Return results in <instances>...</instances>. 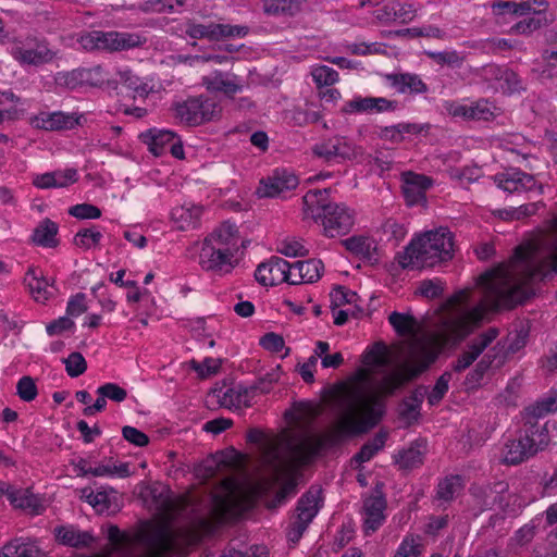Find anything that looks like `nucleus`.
<instances>
[{
	"mask_svg": "<svg viewBox=\"0 0 557 557\" xmlns=\"http://www.w3.org/2000/svg\"><path fill=\"white\" fill-rule=\"evenodd\" d=\"M385 412V405L379 397H372L366 407V418L352 422L351 432L362 434L374 428L382 419Z\"/></svg>",
	"mask_w": 557,
	"mask_h": 557,
	"instance_id": "bb28decb",
	"label": "nucleus"
},
{
	"mask_svg": "<svg viewBox=\"0 0 557 557\" xmlns=\"http://www.w3.org/2000/svg\"><path fill=\"white\" fill-rule=\"evenodd\" d=\"M51 59L50 52L47 49H26L21 52V61L27 64H41Z\"/></svg>",
	"mask_w": 557,
	"mask_h": 557,
	"instance_id": "338daca9",
	"label": "nucleus"
},
{
	"mask_svg": "<svg viewBox=\"0 0 557 557\" xmlns=\"http://www.w3.org/2000/svg\"><path fill=\"white\" fill-rule=\"evenodd\" d=\"M451 380L450 372H444L436 381L431 393L428 396V401L431 406L437 405L448 391V385Z\"/></svg>",
	"mask_w": 557,
	"mask_h": 557,
	"instance_id": "5fc2aeb1",
	"label": "nucleus"
},
{
	"mask_svg": "<svg viewBox=\"0 0 557 557\" xmlns=\"http://www.w3.org/2000/svg\"><path fill=\"white\" fill-rule=\"evenodd\" d=\"M425 54L440 65L460 66L465 60L460 53L450 51H425Z\"/></svg>",
	"mask_w": 557,
	"mask_h": 557,
	"instance_id": "09e8293b",
	"label": "nucleus"
},
{
	"mask_svg": "<svg viewBox=\"0 0 557 557\" xmlns=\"http://www.w3.org/2000/svg\"><path fill=\"white\" fill-rule=\"evenodd\" d=\"M398 36H410V37H431L443 39L445 32L437 26L429 25L424 27L405 28L396 32Z\"/></svg>",
	"mask_w": 557,
	"mask_h": 557,
	"instance_id": "8fccbe9b",
	"label": "nucleus"
},
{
	"mask_svg": "<svg viewBox=\"0 0 557 557\" xmlns=\"http://www.w3.org/2000/svg\"><path fill=\"white\" fill-rule=\"evenodd\" d=\"M498 87L502 89L504 94L508 95L519 92L520 90L523 89L522 82L519 78L518 74L508 67L502 75V82L498 83Z\"/></svg>",
	"mask_w": 557,
	"mask_h": 557,
	"instance_id": "4d7b16f0",
	"label": "nucleus"
},
{
	"mask_svg": "<svg viewBox=\"0 0 557 557\" xmlns=\"http://www.w3.org/2000/svg\"><path fill=\"white\" fill-rule=\"evenodd\" d=\"M382 483H377L371 494L363 499V527L367 535L375 532L385 521L386 498L382 491Z\"/></svg>",
	"mask_w": 557,
	"mask_h": 557,
	"instance_id": "9b49d317",
	"label": "nucleus"
},
{
	"mask_svg": "<svg viewBox=\"0 0 557 557\" xmlns=\"http://www.w3.org/2000/svg\"><path fill=\"white\" fill-rule=\"evenodd\" d=\"M523 259L527 280H543L552 273H557V239L552 243L548 256L542 260L533 262L524 257Z\"/></svg>",
	"mask_w": 557,
	"mask_h": 557,
	"instance_id": "5701e85b",
	"label": "nucleus"
},
{
	"mask_svg": "<svg viewBox=\"0 0 557 557\" xmlns=\"http://www.w3.org/2000/svg\"><path fill=\"white\" fill-rule=\"evenodd\" d=\"M397 108L398 102L395 100H388L383 97L357 96L344 104L342 112L346 114L381 113L386 111H395Z\"/></svg>",
	"mask_w": 557,
	"mask_h": 557,
	"instance_id": "dca6fc26",
	"label": "nucleus"
},
{
	"mask_svg": "<svg viewBox=\"0 0 557 557\" xmlns=\"http://www.w3.org/2000/svg\"><path fill=\"white\" fill-rule=\"evenodd\" d=\"M24 282L34 299L38 302H45L53 294L52 290L48 288L49 283L47 278L39 274L35 269H29L27 271Z\"/></svg>",
	"mask_w": 557,
	"mask_h": 557,
	"instance_id": "f704fd0d",
	"label": "nucleus"
},
{
	"mask_svg": "<svg viewBox=\"0 0 557 557\" xmlns=\"http://www.w3.org/2000/svg\"><path fill=\"white\" fill-rule=\"evenodd\" d=\"M218 245H210L202 242L199 253V264L205 271H212L216 273H228L235 265V256L231 252L223 251Z\"/></svg>",
	"mask_w": 557,
	"mask_h": 557,
	"instance_id": "ddd939ff",
	"label": "nucleus"
},
{
	"mask_svg": "<svg viewBox=\"0 0 557 557\" xmlns=\"http://www.w3.org/2000/svg\"><path fill=\"white\" fill-rule=\"evenodd\" d=\"M384 12L388 18L400 20L403 23H408L413 20L416 9L409 3L392 1L384 7Z\"/></svg>",
	"mask_w": 557,
	"mask_h": 557,
	"instance_id": "37998d69",
	"label": "nucleus"
},
{
	"mask_svg": "<svg viewBox=\"0 0 557 557\" xmlns=\"http://www.w3.org/2000/svg\"><path fill=\"white\" fill-rule=\"evenodd\" d=\"M228 467V463L224 460L223 453L218 451L213 455L208 456L201 462L195 467V474L197 478L207 481L214 478L216 474L222 472Z\"/></svg>",
	"mask_w": 557,
	"mask_h": 557,
	"instance_id": "473e14b6",
	"label": "nucleus"
},
{
	"mask_svg": "<svg viewBox=\"0 0 557 557\" xmlns=\"http://www.w3.org/2000/svg\"><path fill=\"white\" fill-rule=\"evenodd\" d=\"M323 269L322 261L318 259L294 262V270H297V281H302V283L317 282L321 277Z\"/></svg>",
	"mask_w": 557,
	"mask_h": 557,
	"instance_id": "e433bc0d",
	"label": "nucleus"
},
{
	"mask_svg": "<svg viewBox=\"0 0 557 557\" xmlns=\"http://www.w3.org/2000/svg\"><path fill=\"white\" fill-rule=\"evenodd\" d=\"M58 232V224L46 218L35 227L32 235V240L38 246L54 248L59 245V239L57 238Z\"/></svg>",
	"mask_w": 557,
	"mask_h": 557,
	"instance_id": "7c9ffc66",
	"label": "nucleus"
},
{
	"mask_svg": "<svg viewBox=\"0 0 557 557\" xmlns=\"http://www.w3.org/2000/svg\"><path fill=\"white\" fill-rule=\"evenodd\" d=\"M446 109L451 116L465 120L488 121L493 117L487 101H478L471 106L451 102Z\"/></svg>",
	"mask_w": 557,
	"mask_h": 557,
	"instance_id": "b1692460",
	"label": "nucleus"
},
{
	"mask_svg": "<svg viewBox=\"0 0 557 557\" xmlns=\"http://www.w3.org/2000/svg\"><path fill=\"white\" fill-rule=\"evenodd\" d=\"M86 311V295L84 293H77L69 299L66 306V317L76 318Z\"/></svg>",
	"mask_w": 557,
	"mask_h": 557,
	"instance_id": "69168bd1",
	"label": "nucleus"
},
{
	"mask_svg": "<svg viewBox=\"0 0 557 557\" xmlns=\"http://www.w3.org/2000/svg\"><path fill=\"white\" fill-rule=\"evenodd\" d=\"M57 540L66 546L84 548L91 545L94 536L88 531H81L74 525H60L54 529Z\"/></svg>",
	"mask_w": 557,
	"mask_h": 557,
	"instance_id": "393cba45",
	"label": "nucleus"
},
{
	"mask_svg": "<svg viewBox=\"0 0 557 557\" xmlns=\"http://www.w3.org/2000/svg\"><path fill=\"white\" fill-rule=\"evenodd\" d=\"M320 490H309L298 500L297 515L288 531V540L296 543L319 511Z\"/></svg>",
	"mask_w": 557,
	"mask_h": 557,
	"instance_id": "6e6552de",
	"label": "nucleus"
},
{
	"mask_svg": "<svg viewBox=\"0 0 557 557\" xmlns=\"http://www.w3.org/2000/svg\"><path fill=\"white\" fill-rule=\"evenodd\" d=\"M444 285V282L440 278L423 280L420 282L416 294L428 299L438 298L443 295Z\"/></svg>",
	"mask_w": 557,
	"mask_h": 557,
	"instance_id": "de8ad7c7",
	"label": "nucleus"
},
{
	"mask_svg": "<svg viewBox=\"0 0 557 557\" xmlns=\"http://www.w3.org/2000/svg\"><path fill=\"white\" fill-rule=\"evenodd\" d=\"M145 41L138 34L115 30H91L83 34L78 39V42L85 50H103L109 52L129 50L144 45Z\"/></svg>",
	"mask_w": 557,
	"mask_h": 557,
	"instance_id": "20e7f679",
	"label": "nucleus"
},
{
	"mask_svg": "<svg viewBox=\"0 0 557 557\" xmlns=\"http://www.w3.org/2000/svg\"><path fill=\"white\" fill-rule=\"evenodd\" d=\"M529 447L530 445L521 435L517 440L506 442L502 449V462L516 466L528 460L534 456L532 451H529Z\"/></svg>",
	"mask_w": 557,
	"mask_h": 557,
	"instance_id": "c85d7f7f",
	"label": "nucleus"
},
{
	"mask_svg": "<svg viewBox=\"0 0 557 557\" xmlns=\"http://www.w3.org/2000/svg\"><path fill=\"white\" fill-rule=\"evenodd\" d=\"M9 500L15 508L28 509L34 515H39L45 509L40 499L28 490H16L12 487L9 494Z\"/></svg>",
	"mask_w": 557,
	"mask_h": 557,
	"instance_id": "72a5a7b5",
	"label": "nucleus"
},
{
	"mask_svg": "<svg viewBox=\"0 0 557 557\" xmlns=\"http://www.w3.org/2000/svg\"><path fill=\"white\" fill-rule=\"evenodd\" d=\"M65 370L69 376L77 377L87 370V362L81 352L74 351L63 359Z\"/></svg>",
	"mask_w": 557,
	"mask_h": 557,
	"instance_id": "603ef678",
	"label": "nucleus"
},
{
	"mask_svg": "<svg viewBox=\"0 0 557 557\" xmlns=\"http://www.w3.org/2000/svg\"><path fill=\"white\" fill-rule=\"evenodd\" d=\"M461 478L459 475L447 476L437 485V497L448 502L454 498L456 491L460 487Z\"/></svg>",
	"mask_w": 557,
	"mask_h": 557,
	"instance_id": "864d4df0",
	"label": "nucleus"
},
{
	"mask_svg": "<svg viewBox=\"0 0 557 557\" xmlns=\"http://www.w3.org/2000/svg\"><path fill=\"white\" fill-rule=\"evenodd\" d=\"M479 284L482 297L476 304H472L469 289H460L448 298L449 312L438 331V337L444 344L463 339L483 320L486 311L511 308L527 299L523 285L508 271L485 273Z\"/></svg>",
	"mask_w": 557,
	"mask_h": 557,
	"instance_id": "f257e3e1",
	"label": "nucleus"
},
{
	"mask_svg": "<svg viewBox=\"0 0 557 557\" xmlns=\"http://www.w3.org/2000/svg\"><path fill=\"white\" fill-rule=\"evenodd\" d=\"M347 250L351 253L372 261L375 259L376 246L374 240L367 236H351L342 242Z\"/></svg>",
	"mask_w": 557,
	"mask_h": 557,
	"instance_id": "c9c22d12",
	"label": "nucleus"
},
{
	"mask_svg": "<svg viewBox=\"0 0 557 557\" xmlns=\"http://www.w3.org/2000/svg\"><path fill=\"white\" fill-rule=\"evenodd\" d=\"M557 411V392H550L547 396L537 400L525 409V414L540 419L548 413Z\"/></svg>",
	"mask_w": 557,
	"mask_h": 557,
	"instance_id": "79ce46f5",
	"label": "nucleus"
},
{
	"mask_svg": "<svg viewBox=\"0 0 557 557\" xmlns=\"http://www.w3.org/2000/svg\"><path fill=\"white\" fill-rule=\"evenodd\" d=\"M185 0H146L137 5V10L149 13H172L176 11L175 7H183Z\"/></svg>",
	"mask_w": 557,
	"mask_h": 557,
	"instance_id": "a19ab883",
	"label": "nucleus"
},
{
	"mask_svg": "<svg viewBox=\"0 0 557 557\" xmlns=\"http://www.w3.org/2000/svg\"><path fill=\"white\" fill-rule=\"evenodd\" d=\"M548 421L543 423L540 419L525 414V423L520 435L530 445L529 451L535 455L539 450H543L549 443Z\"/></svg>",
	"mask_w": 557,
	"mask_h": 557,
	"instance_id": "6ab92c4d",
	"label": "nucleus"
},
{
	"mask_svg": "<svg viewBox=\"0 0 557 557\" xmlns=\"http://www.w3.org/2000/svg\"><path fill=\"white\" fill-rule=\"evenodd\" d=\"M16 393L24 401L34 400L38 394L34 379L27 375L21 377L16 384Z\"/></svg>",
	"mask_w": 557,
	"mask_h": 557,
	"instance_id": "bf43d9fd",
	"label": "nucleus"
},
{
	"mask_svg": "<svg viewBox=\"0 0 557 557\" xmlns=\"http://www.w3.org/2000/svg\"><path fill=\"white\" fill-rule=\"evenodd\" d=\"M471 495L480 503L484 509H492L497 505V495H494L490 484H474L470 488Z\"/></svg>",
	"mask_w": 557,
	"mask_h": 557,
	"instance_id": "a18cd8bd",
	"label": "nucleus"
},
{
	"mask_svg": "<svg viewBox=\"0 0 557 557\" xmlns=\"http://www.w3.org/2000/svg\"><path fill=\"white\" fill-rule=\"evenodd\" d=\"M406 382V377L403 373L395 371L387 373L383 376L380 383V389L385 395H393L398 388H400Z\"/></svg>",
	"mask_w": 557,
	"mask_h": 557,
	"instance_id": "13d9d810",
	"label": "nucleus"
},
{
	"mask_svg": "<svg viewBox=\"0 0 557 557\" xmlns=\"http://www.w3.org/2000/svg\"><path fill=\"white\" fill-rule=\"evenodd\" d=\"M388 322L400 336L410 335L416 326V319L410 314L393 311L388 317Z\"/></svg>",
	"mask_w": 557,
	"mask_h": 557,
	"instance_id": "c03bdc74",
	"label": "nucleus"
},
{
	"mask_svg": "<svg viewBox=\"0 0 557 557\" xmlns=\"http://www.w3.org/2000/svg\"><path fill=\"white\" fill-rule=\"evenodd\" d=\"M38 549L27 545L7 544L0 553V557H38Z\"/></svg>",
	"mask_w": 557,
	"mask_h": 557,
	"instance_id": "0e129e2a",
	"label": "nucleus"
},
{
	"mask_svg": "<svg viewBox=\"0 0 557 557\" xmlns=\"http://www.w3.org/2000/svg\"><path fill=\"white\" fill-rule=\"evenodd\" d=\"M499 332L490 327L467 343L466 349L455 361L453 369L461 372L470 367L476 358L497 338Z\"/></svg>",
	"mask_w": 557,
	"mask_h": 557,
	"instance_id": "f8f14e48",
	"label": "nucleus"
},
{
	"mask_svg": "<svg viewBox=\"0 0 557 557\" xmlns=\"http://www.w3.org/2000/svg\"><path fill=\"white\" fill-rule=\"evenodd\" d=\"M100 66L92 69H75L69 72L59 73L55 81L59 86L69 89H76L82 86H100L104 79L101 76Z\"/></svg>",
	"mask_w": 557,
	"mask_h": 557,
	"instance_id": "4468645a",
	"label": "nucleus"
},
{
	"mask_svg": "<svg viewBox=\"0 0 557 557\" xmlns=\"http://www.w3.org/2000/svg\"><path fill=\"white\" fill-rule=\"evenodd\" d=\"M202 82L208 90L223 92L230 98L240 92L244 88L242 79L237 75L223 73L221 71H215L205 76Z\"/></svg>",
	"mask_w": 557,
	"mask_h": 557,
	"instance_id": "412c9836",
	"label": "nucleus"
},
{
	"mask_svg": "<svg viewBox=\"0 0 557 557\" xmlns=\"http://www.w3.org/2000/svg\"><path fill=\"white\" fill-rule=\"evenodd\" d=\"M387 79L398 92L422 94L428 90L426 85L417 74H388Z\"/></svg>",
	"mask_w": 557,
	"mask_h": 557,
	"instance_id": "2f4dec72",
	"label": "nucleus"
},
{
	"mask_svg": "<svg viewBox=\"0 0 557 557\" xmlns=\"http://www.w3.org/2000/svg\"><path fill=\"white\" fill-rule=\"evenodd\" d=\"M175 117L182 123L196 126L216 119L221 113V107L216 100L205 97H190L174 106Z\"/></svg>",
	"mask_w": 557,
	"mask_h": 557,
	"instance_id": "423d86ee",
	"label": "nucleus"
},
{
	"mask_svg": "<svg viewBox=\"0 0 557 557\" xmlns=\"http://www.w3.org/2000/svg\"><path fill=\"white\" fill-rule=\"evenodd\" d=\"M312 152L318 158L327 162L339 158L342 160H354L362 156V148L354 145L345 137H333L322 140L312 147Z\"/></svg>",
	"mask_w": 557,
	"mask_h": 557,
	"instance_id": "9d476101",
	"label": "nucleus"
},
{
	"mask_svg": "<svg viewBox=\"0 0 557 557\" xmlns=\"http://www.w3.org/2000/svg\"><path fill=\"white\" fill-rule=\"evenodd\" d=\"M505 360L506 354L503 351V347H500V342H498L476 363L475 369H478V372L485 375L487 370L492 367L500 368L505 363Z\"/></svg>",
	"mask_w": 557,
	"mask_h": 557,
	"instance_id": "ea45409f",
	"label": "nucleus"
},
{
	"mask_svg": "<svg viewBox=\"0 0 557 557\" xmlns=\"http://www.w3.org/2000/svg\"><path fill=\"white\" fill-rule=\"evenodd\" d=\"M97 394L106 396L115 403H122L127 397V391L115 383H106L97 388Z\"/></svg>",
	"mask_w": 557,
	"mask_h": 557,
	"instance_id": "e2e57ef3",
	"label": "nucleus"
},
{
	"mask_svg": "<svg viewBox=\"0 0 557 557\" xmlns=\"http://www.w3.org/2000/svg\"><path fill=\"white\" fill-rule=\"evenodd\" d=\"M533 3L537 4L539 10L533 16H528L512 26L511 29L516 34H531L548 23L546 17L548 2L546 0H533Z\"/></svg>",
	"mask_w": 557,
	"mask_h": 557,
	"instance_id": "c756f323",
	"label": "nucleus"
},
{
	"mask_svg": "<svg viewBox=\"0 0 557 557\" xmlns=\"http://www.w3.org/2000/svg\"><path fill=\"white\" fill-rule=\"evenodd\" d=\"M420 546L412 537H405L394 557H420Z\"/></svg>",
	"mask_w": 557,
	"mask_h": 557,
	"instance_id": "774afa93",
	"label": "nucleus"
},
{
	"mask_svg": "<svg viewBox=\"0 0 557 557\" xmlns=\"http://www.w3.org/2000/svg\"><path fill=\"white\" fill-rule=\"evenodd\" d=\"M352 422L338 424L325 434L315 438H308L292 446L290 451L295 462L309 463L322 449L338 445L351 432Z\"/></svg>",
	"mask_w": 557,
	"mask_h": 557,
	"instance_id": "39448f33",
	"label": "nucleus"
},
{
	"mask_svg": "<svg viewBox=\"0 0 557 557\" xmlns=\"http://www.w3.org/2000/svg\"><path fill=\"white\" fill-rule=\"evenodd\" d=\"M454 239L446 227L426 231L412 239L399 263L404 269L433 268L453 258Z\"/></svg>",
	"mask_w": 557,
	"mask_h": 557,
	"instance_id": "7ed1b4c3",
	"label": "nucleus"
},
{
	"mask_svg": "<svg viewBox=\"0 0 557 557\" xmlns=\"http://www.w3.org/2000/svg\"><path fill=\"white\" fill-rule=\"evenodd\" d=\"M304 0H262L263 11L269 15L293 16L300 11Z\"/></svg>",
	"mask_w": 557,
	"mask_h": 557,
	"instance_id": "58836bf2",
	"label": "nucleus"
},
{
	"mask_svg": "<svg viewBox=\"0 0 557 557\" xmlns=\"http://www.w3.org/2000/svg\"><path fill=\"white\" fill-rule=\"evenodd\" d=\"M69 214L79 220L99 219L101 210L90 203H78L69 209Z\"/></svg>",
	"mask_w": 557,
	"mask_h": 557,
	"instance_id": "680f3d73",
	"label": "nucleus"
},
{
	"mask_svg": "<svg viewBox=\"0 0 557 557\" xmlns=\"http://www.w3.org/2000/svg\"><path fill=\"white\" fill-rule=\"evenodd\" d=\"M311 75L318 87L332 86L338 81V73L326 65L314 67Z\"/></svg>",
	"mask_w": 557,
	"mask_h": 557,
	"instance_id": "3c124183",
	"label": "nucleus"
},
{
	"mask_svg": "<svg viewBox=\"0 0 557 557\" xmlns=\"http://www.w3.org/2000/svg\"><path fill=\"white\" fill-rule=\"evenodd\" d=\"M403 194L410 207L426 202L425 191L433 185V180L423 174L407 172L403 174Z\"/></svg>",
	"mask_w": 557,
	"mask_h": 557,
	"instance_id": "a211bd4d",
	"label": "nucleus"
},
{
	"mask_svg": "<svg viewBox=\"0 0 557 557\" xmlns=\"http://www.w3.org/2000/svg\"><path fill=\"white\" fill-rule=\"evenodd\" d=\"M102 238V234L96 228H82L74 236V245L84 249H90L97 246Z\"/></svg>",
	"mask_w": 557,
	"mask_h": 557,
	"instance_id": "49530a36",
	"label": "nucleus"
},
{
	"mask_svg": "<svg viewBox=\"0 0 557 557\" xmlns=\"http://www.w3.org/2000/svg\"><path fill=\"white\" fill-rule=\"evenodd\" d=\"M239 231L235 224L230 222L222 223L218 228L210 233L203 242L210 245H219L223 251L236 256L239 250Z\"/></svg>",
	"mask_w": 557,
	"mask_h": 557,
	"instance_id": "aec40b11",
	"label": "nucleus"
},
{
	"mask_svg": "<svg viewBox=\"0 0 557 557\" xmlns=\"http://www.w3.org/2000/svg\"><path fill=\"white\" fill-rule=\"evenodd\" d=\"M304 214L323 226L326 237L346 235L355 223L354 211L330 200V188L310 189L302 197Z\"/></svg>",
	"mask_w": 557,
	"mask_h": 557,
	"instance_id": "f03ea898",
	"label": "nucleus"
},
{
	"mask_svg": "<svg viewBox=\"0 0 557 557\" xmlns=\"http://www.w3.org/2000/svg\"><path fill=\"white\" fill-rule=\"evenodd\" d=\"M286 272L289 273V262L280 257H271L257 267L255 278L263 286H274L289 278Z\"/></svg>",
	"mask_w": 557,
	"mask_h": 557,
	"instance_id": "2eb2a0df",
	"label": "nucleus"
},
{
	"mask_svg": "<svg viewBox=\"0 0 557 557\" xmlns=\"http://www.w3.org/2000/svg\"><path fill=\"white\" fill-rule=\"evenodd\" d=\"M83 492H84V495H85L87 502L91 506H94V507L104 506L107 508H109L110 493H115V491L112 487H109V488L99 487L96 491H94L91 488H85Z\"/></svg>",
	"mask_w": 557,
	"mask_h": 557,
	"instance_id": "6e6d98bb",
	"label": "nucleus"
},
{
	"mask_svg": "<svg viewBox=\"0 0 557 557\" xmlns=\"http://www.w3.org/2000/svg\"><path fill=\"white\" fill-rule=\"evenodd\" d=\"M82 115L62 111L41 112L32 120V125L45 131L73 129L81 125Z\"/></svg>",
	"mask_w": 557,
	"mask_h": 557,
	"instance_id": "f3484780",
	"label": "nucleus"
},
{
	"mask_svg": "<svg viewBox=\"0 0 557 557\" xmlns=\"http://www.w3.org/2000/svg\"><path fill=\"white\" fill-rule=\"evenodd\" d=\"M140 139L148 145L149 151L156 156H163L172 141L176 139V134L168 129H149L140 134Z\"/></svg>",
	"mask_w": 557,
	"mask_h": 557,
	"instance_id": "a878e982",
	"label": "nucleus"
},
{
	"mask_svg": "<svg viewBox=\"0 0 557 557\" xmlns=\"http://www.w3.org/2000/svg\"><path fill=\"white\" fill-rule=\"evenodd\" d=\"M201 214L202 207L196 205H184L175 207L172 210L171 220L177 230L186 231L197 227Z\"/></svg>",
	"mask_w": 557,
	"mask_h": 557,
	"instance_id": "cd10ccee",
	"label": "nucleus"
},
{
	"mask_svg": "<svg viewBox=\"0 0 557 557\" xmlns=\"http://www.w3.org/2000/svg\"><path fill=\"white\" fill-rule=\"evenodd\" d=\"M297 175L287 169H275L271 175L260 181L257 194L260 198H284L286 193L297 188Z\"/></svg>",
	"mask_w": 557,
	"mask_h": 557,
	"instance_id": "1a4fd4ad",
	"label": "nucleus"
},
{
	"mask_svg": "<svg viewBox=\"0 0 557 557\" xmlns=\"http://www.w3.org/2000/svg\"><path fill=\"white\" fill-rule=\"evenodd\" d=\"M424 451L425 445L423 443L416 442L407 449L399 451L396 462L403 469L417 468L423 462Z\"/></svg>",
	"mask_w": 557,
	"mask_h": 557,
	"instance_id": "4c0bfd02",
	"label": "nucleus"
},
{
	"mask_svg": "<svg viewBox=\"0 0 557 557\" xmlns=\"http://www.w3.org/2000/svg\"><path fill=\"white\" fill-rule=\"evenodd\" d=\"M249 32L248 26L230 25L209 22L207 24L196 23L194 20H187L185 23V34L193 39H208L219 41L224 38H242Z\"/></svg>",
	"mask_w": 557,
	"mask_h": 557,
	"instance_id": "0eeeda50",
	"label": "nucleus"
},
{
	"mask_svg": "<svg viewBox=\"0 0 557 557\" xmlns=\"http://www.w3.org/2000/svg\"><path fill=\"white\" fill-rule=\"evenodd\" d=\"M190 366L201 377H206L218 373L221 367V359L208 357L202 362L191 360Z\"/></svg>",
	"mask_w": 557,
	"mask_h": 557,
	"instance_id": "052dcab7",
	"label": "nucleus"
},
{
	"mask_svg": "<svg viewBox=\"0 0 557 557\" xmlns=\"http://www.w3.org/2000/svg\"><path fill=\"white\" fill-rule=\"evenodd\" d=\"M495 182L499 188L509 194L533 190L536 186L535 178L521 171L497 174Z\"/></svg>",
	"mask_w": 557,
	"mask_h": 557,
	"instance_id": "4be33fe9",
	"label": "nucleus"
}]
</instances>
